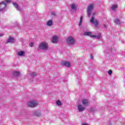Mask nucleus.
Returning a JSON list of instances; mask_svg holds the SVG:
<instances>
[{"mask_svg": "<svg viewBox=\"0 0 125 125\" xmlns=\"http://www.w3.org/2000/svg\"><path fill=\"white\" fill-rule=\"evenodd\" d=\"M93 7L94 6L92 4H91L88 6L87 9V14L88 17H89L92 14V16L90 20V22L94 25L95 27H97L98 26V21H97V20L95 19L94 18V16L96 15V12L92 11L93 10Z\"/></svg>", "mask_w": 125, "mask_h": 125, "instance_id": "1", "label": "nucleus"}, {"mask_svg": "<svg viewBox=\"0 0 125 125\" xmlns=\"http://www.w3.org/2000/svg\"><path fill=\"white\" fill-rule=\"evenodd\" d=\"M39 49L46 51L48 49V43L46 42H43L39 45Z\"/></svg>", "mask_w": 125, "mask_h": 125, "instance_id": "2", "label": "nucleus"}, {"mask_svg": "<svg viewBox=\"0 0 125 125\" xmlns=\"http://www.w3.org/2000/svg\"><path fill=\"white\" fill-rule=\"evenodd\" d=\"M11 2V0H5L4 1H2L0 3V11H3L5 9L7 3Z\"/></svg>", "mask_w": 125, "mask_h": 125, "instance_id": "3", "label": "nucleus"}, {"mask_svg": "<svg viewBox=\"0 0 125 125\" xmlns=\"http://www.w3.org/2000/svg\"><path fill=\"white\" fill-rule=\"evenodd\" d=\"M84 36H89L93 39H101V34L99 33L98 36L92 35L91 32H86L83 33Z\"/></svg>", "mask_w": 125, "mask_h": 125, "instance_id": "4", "label": "nucleus"}, {"mask_svg": "<svg viewBox=\"0 0 125 125\" xmlns=\"http://www.w3.org/2000/svg\"><path fill=\"white\" fill-rule=\"evenodd\" d=\"M75 42H76V40L73 37L70 36L66 39V43L69 45H73L75 44Z\"/></svg>", "mask_w": 125, "mask_h": 125, "instance_id": "5", "label": "nucleus"}, {"mask_svg": "<svg viewBox=\"0 0 125 125\" xmlns=\"http://www.w3.org/2000/svg\"><path fill=\"white\" fill-rule=\"evenodd\" d=\"M28 107H36L38 106V102L35 101H30L27 103Z\"/></svg>", "mask_w": 125, "mask_h": 125, "instance_id": "6", "label": "nucleus"}, {"mask_svg": "<svg viewBox=\"0 0 125 125\" xmlns=\"http://www.w3.org/2000/svg\"><path fill=\"white\" fill-rule=\"evenodd\" d=\"M33 115L37 117H41L42 116V112L40 110H34L33 111Z\"/></svg>", "mask_w": 125, "mask_h": 125, "instance_id": "7", "label": "nucleus"}, {"mask_svg": "<svg viewBox=\"0 0 125 125\" xmlns=\"http://www.w3.org/2000/svg\"><path fill=\"white\" fill-rule=\"evenodd\" d=\"M35 76H37L36 73L35 72H32L31 73H29L28 78H31V79H30L31 81H34Z\"/></svg>", "mask_w": 125, "mask_h": 125, "instance_id": "8", "label": "nucleus"}, {"mask_svg": "<svg viewBox=\"0 0 125 125\" xmlns=\"http://www.w3.org/2000/svg\"><path fill=\"white\" fill-rule=\"evenodd\" d=\"M85 107L81 104L78 105V109L79 112H83Z\"/></svg>", "mask_w": 125, "mask_h": 125, "instance_id": "9", "label": "nucleus"}, {"mask_svg": "<svg viewBox=\"0 0 125 125\" xmlns=\"http://www.w3.org/2000/svg\"><path fill=\"white\" fill-rule=\"evenodd\" d=\"M52 42H53V43H56L58 42V36H53L52 39Z\"/></svg>", "mask_w": 125, "mask_h": 125, "instance_id": "10", "label": "nucleus"}, {"mask_svg": "<svg viewBox=\"0 0 125 125\" xmlns=\"http://www.w3.org/2000/svg\"><path fill=\"white\" fill-rule=\"evenodd\" d=\"M15 42V39L14 38L10 37L7 40V42H10L11 43H13V42Z\"/></svg>", "mask_w": 125, "mask_h": 125, "instance_id": "11", "label": "nucleus"}, {"mask_svg": "<svg viewBox=\"0 0 125 125\" xmlns=\"http://www.w3.org/2000/svg\"><path fill=\"white\" fill-rule=\"evenodd\" d=\"M62 65H63L64 66H66V67H67V68H69L70 66V62H63L62 63Z\"/></svg>", "mask_w": 125, "mask_h": 125, "instance_id": "12", "label": "nucleus"}, {"mask_svg": "<svg viewBox=\"0 0 125 125\" xmlns=\"http://www.w3.org/2000/svg\"><path fill=\"white\" fill-rule=\"evenodd\" d=\"M17 54L19 56H25V52L23 51H20L18 52Z\"/></svg>", "mask_w": 125, "mask_h": 125, "instance_id": "13", "label": "nucleus"}, {"mask_svg": "<svg viewBox=\"0 0 125 125\" xmlns=\"http://www.w3.org/2000/svg\"><path fill=\"white\" fill-rule=\"evenodd\" d=\"M82 103L83 105L86 106L88 105V101L87 99H83L82 100Z\"/></svg>", "mask_w": 125, "mask_h": 125, "instance_id": "14", "label": "nucleus"}, {"mask_svg": "<svg viewBox=\"0 0 125 125\" xmlns=\"http://www.w3.org/2000/svg\"><path fill=\"white\" fill-rule=\"evenodd\" d=\"M53 24V22L52 21V20H49L48 21H47L46 25L49 27H51V26H52Z\"/></svg>", "mask_w": 125, "mask_h": 125, "instance_id": "15", "label": "nucleus"}, {"mask_svg": "<svg viewBox=\"0 0 125 125\" xmlns=\"http://www.w3.org/2000/svg\"><path fill=\"white\" fill-rule=\"evenodd\" d=\"M14 76H16V77H18L20 76L21 73L20 72H19V71H16L14 72Z\"/></svg>", "mask_w": 125, "mask_h": 125, "instance_id": "16", "label": "nucleus"}, {"mask_svg": "<svg viewBox=\"0 0 125 125\" xmlns=\"http://www.w3.org/2000/svg\"><path fill=\"white\" fill-rule=\"evenodd\" d=\"M83 16H81L80 18V21L78 23V25L79 26V27H82V24L83 23Z\"/></svg>", "mask_w": 125, "mask_h": 125, "instance_id": "17", "label": "nucleus"}, {"mask_svg": "<svg viewBox=\"0 0 125 125\" xmlns=\"http://www.w3.org/2000/svg\"><path fill=\"white\" fill-rule=\"evenodd\" d=\"M13 4L17 10H20V8L18 6V4H17L16 3H13Z\"/></svg>", "mask_w": 125, "mask_h": 125, "instance_id": "18", "label": "nucleus"}, {"mask_svg": "<svg viewBox=\"0 0 125 125\" xmlns=\"http://www.w3.org/2000/svg\"><path fill=\"white\" fill-rule=\"evenodd\" d=\"M117 8H118V5L113 4L111 7V9L112 10H116V9H117Z\"/></svg>", "mask_w": 125, "mask_h": 125, "instance_id": "19", "label": "nucleus"}, {"mask_svg": "<svg viewBox=\"0 0 125 125\" xmlns=\"http://www.w3.org/2000/svg\"><path fill=\"white\" fill-rule=\"evenodd\" d=\"M71 8L73 10H75L77 9V5L75 3H73L71 5Z\"/></svg>", "mask_w": 125, "mask_h": 125, "instance_id": "20", "label": "nucleus"}, {"mask_svg": "<svg viewBox=\"0 0 125 125\" xmlns=\"http://www.w3.org/2000/svg\"><path fill=\"white\" fill-rule=\"evenodd\" d=\"M115 23H116L117 25H119V24H121V21L118 19H116Z\"/></svg>", "mask_w": 125, "mask_h": 125, "instance_id": "21", "label": "nucleus"}, {"mask_svg": "<svg viewBox=\"0 0 125 125\" xmlns=\"http://www.w3.org/2000/svg\"><path fill=\"white\" fill-rule=\"evenodd\" d=\"M56 103H57V104H58V105H61V102H60V101H57Z\"/></svg>", "mask_w": 125, "mask_h": 125, "instance_id": "22", "label": "nucleus"}, {"mask_svg": "<svg viewBox=\"0 0 125 125\" xmlns=\"http://www.w3.org/2000/svg\"><path fill=\"white\" fill-rule=\"evenodd\" d=\"M29 46H30V47H33V46H34V43L31 42L29 43Z\"/></svg>", "mask_w": 125, "mask_h": 125, "instance_id": "23", "label": "nucleus"}, {"mask_svg": "<svg viewBox=\"0 0 125 125\" xmlns=\"http://www.w3.org/2000/svg\"><path fill=\"white\" fill-rule=\"evenodd\" d=\"M112 70H109L108 71L109 75H112Z\"/></svg>", "mask_w": 125, "mask_h": 125, "instance_id": "24", "label": "nucleus"}, {"mask_svg": "<svg viewBox=\"0 0 125 125\" xmlns=\"http://www.w3.org/2000/svg\"><path fill=\"white\" fill-rule=\"evenodd\" d=\"M82 125H88V124L87 123H83L82 124Z\"/></svg>", "mask_w": 125, "mask_h": 125, "instance_id": "25", "label": "nucleus"}, {"mask_svg": "<svg viewBox=\"0 0 125 125\" xmlns=\"http://www.w3.org/2000/svg\"><path fill=\"white\" fill-rule=\"evenodd\" d=\"M91 59L93 60V56H92V55H91Z\"/></svg>", "mask_w": 125, "mask_h": 125, "instance_id": "26", "label": "nucleus"}, {"mask_svg": "<svg viewBox=\"0 0 125 125\" xmlns=\"http://www.w3.org/2000/svg\"><path fill=\"white\" fill-rule=\"evenodd\" d=\"M2 36H3L2 34H0V37H2Z\"/></svg>", "mask_w": 125, "mask_h": 125, "instance_id": "27", "label": "nucleus"}, {"mask_svg": "<svg viewBox=\"0 0 125 125\" xmlns=\"http://www.w3.org/2000/svg\"><path fill=\"white\" fill-rule=\"evenodd\" d=\"M104 28H107V26H106V24L104 25Z\"/></svg>", "mask_w": 125, "mask_h": 125, "instance_id": "28", "label": "nucleus"}, {"mask_svg": "<svg viewBox=\"0 0 125 125\" xmlns=\"http://www.w3.org/2000/svg\"><path fill=\"white\" fill-rule=\"evenodd\" d=\"M91 111H95V110H94L93 108H92V109H91Z\"/></svg>", "mask_w": 125, "mask_h": 125, "instance_id": "29", "label": "nucleus"}, {"mask_svg": "<svg viewBox=\"0 0 125 125\" xmlns=\"http://www.w3.org/2000/svg\"><path fill=\"white\" fill-rule=\"evenodd\" d=\"M52 15H55V14L54 13H52Z\"/></svg>", "mask_w": 125, "mask_h": 125, "instance_id": "30", "label": "nucleus"}]
</instances>
